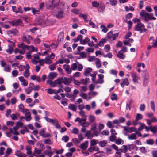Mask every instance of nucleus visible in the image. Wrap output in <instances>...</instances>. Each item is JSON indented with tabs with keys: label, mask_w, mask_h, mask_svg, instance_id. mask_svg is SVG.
Instances as JSON below:
<instances>
[{
	"label": "nucleus",
	"mask_w": 157,
	"mask_h": 157,
	"mask_svg": "<svg viewBox=\"0 0 157 157\" xmlns=\"http://www.w3.org/2000/svg\"><path fill=\"white\" fill-rule=\"evenodd\" d=\"M140 15L142 17H144L145 21L147 22L149 20H155L156 18L154 17L153 14H151L146 12L144 10H142L140 13Z\"/></svg>",
	"instance_id": "nucleus-1"
},
{
	"label": "nucleus",
	"mask_w": 157,
	"mask_h": 157,
	"mask_svg": "<svg viewBox=\"0 0 157 157\" xmlns=\"http://www.w3.org/2000/svg\"><path fill=\"white\" fill-rule=\"evenodd\" d=\"M134 30L139 32L140 33H142L147 31V29L145 28L144 25L141 23H137V25L135 26Z\"/></svg>",
	"instance_id": "nucleus-2"
},
{
	"label": "nucleus",
	"mask_w": 157,
	"mask_h": 157,
	"mask_svg": "<svg viewBox=\"0 0 157 157\" xmlns=\"http://www.w3.org/2000/svg\"><path fill=\"white\" fill-rule=\"evenodd\" d=\"M58 80L59 81L60 83L58 84L60 85L63 83L66 85H68L73 81L72 78H67L65 77H62L58 78Z\"/></svg>",
	"instance_id": "nucleus-3"
},
{
	"label": "nucleus",
	"mask_w": 157,
	"mask_h": 157,
	"mask_svg": "<svg viewBox=\"0 0 157 157\" xmlns=\"http://www.w3.org/2000/svg\"><path fill=\"white\" fill-rule=\"evenodd\" d=\"M44 119L48 122L52 124L55 126L56 128H60V125L58 124V121L57 120H53L47 117H45Z\"/></svg>",
	"instance_id": "nucleus-4"
},
{
	"label": "nucleus",
	"mask_w": 157,
	"mask_h": 157,
	"mask_svg": "<svg viewBox=\"0 0 157 157\" xmlns=\"http://www.w3.org/2000/svg\"><path fill=\"white\" fill-rule=\"evenodd\" d=\"M18 47L22 48L21 50L19 49V52L20 54L22 55L25 54V48L29 49V46L25 45L23 43L18 44Z\"/></svg>",
	"instance_id": "nucleus-5"
},
{
	"label": "nucleus",
	"mask_w": 157,
	"mask_h": 157,
	"mask_svg": "<svg viewBox=\"0 0 157 157\" xmlns=\"http://www.w3.org/2000/svg\"><path fill=\"white\" fill-rule=\"evenodd\" d=\"M133 147V144H128L127 145H123L121 148L119 149V151H121V152L125 153L127 151L128 149L130 150L131 147Z\"/></svg>",
	"instance_id": "nucleus-6"
},
{
	"label": "nucleus",
	"mask_w": 157,
	"mask_h": 157,
	"mask_svg": "<svg viewBox=\"0 0 157 157\" xmlns=\"http://www.w3.org/2000/svg\"><path fill=\"white\" fill-rule=\"evenodd\" d=\"M47 84H49L52 87H56L59 83H60L58 79L55 80L53 82L50 80H48L47 81Z\"/></svg>",
	"instance_id": "nucleus-7"
},
{
	"label": "nucleus",
	"mask_w": 157,
	"mask_h": 157,
	"mask_svg": "<svg viewBox=\"0 0 157 157\" xmlns=\"http://www.w3.org/2000/svg\"><path fill=\"white\" fill-rule=\"evenodd\" d=\"M122 127L124 128V130L127 132L131 133L132 132H136V128L134 127H128L126 126H122Z\"/></svg>",
	"instance_id": "nucleus-8"
},
{
	"label": "nucleus",
	"mask_w": 157,
	"mask_h": 157,
	"mask_svg": "<svg viewBox=\"0 0 157 157\" xmlns=\"http://www.w3.org/2000/svg\"><path fill=\"white\" fill-rule=\"evenodd\" d=\"M131 76L132 78V80L134 82H138V80L140 78L137 75L136 73H132L131 75Z\"/></svg>",
	"instance_id": "nucleus-9"
},
{
	"label": "nucleus",
	"mask_w": 157,
	"mask_h": 157,
	"mask_svg": "<svg viewBox=\"0 0 157 157\" xmlns=\"http://www.w3.org/2000/svg\"><path fill=\"white\" fill-rule=\"evenodd\" d=\"M129 84V82L127 78L122 79V82L121 83V86L122 87H124L125 85L128 86Z\"/></svg>",
	"instance_id": "nucleus-10"
},
{
	"label": "nucleus",
	"mask_w": 157,
	"mask_h": 157,
	"mask_svg": "<svg viewBox=\"0 0 157 157\" xmlns=\"http://www.w3.org/2000/svg\"><path fill=\"white\" fill-rule=\"evenodd\" d=\"M88 141H85L84 143H83L81 144L80 145V148L83 151L86 149L88 146Z\"/></svg>",
	"instance_id": "nucleus-11"
},
{
	"label": "nucleus",
	"mask_w": 157,
	"mask_h": 157,
	"mask_svg": "<svg viewBox=\"0 0 157 157\" xmlns=\"http://www.w3.org/2000/svg\"><path fill=\"white\" fill-rule=\"evenodd\" d=\"M63 68L67 74H70L72 72L71 69H70L69 65H64L63 66Z\"/></svg>",
	"instance_id": "nucleus-12"
},
{
	"label": "nucleus",
	"mask_w": 157,
	"mask_h": 157,
	"mask_svg": "<svg viewBox=\"0 0 157 157\" xmlns=\"http://www.w3.org/2000/svg\"><path fill=\"white\" fill-rule=\"evenodd\" d=\"M25 120L26 121H30L32 119L31 116V113L30 112L26 113L25 114Z\"/></svg>",
	"instance_id": "nucleus-13"
},
{
	"label": "nucleus",
	"mask_w": 157,
	"mask_h": 157,
	"mask_svg": "<svg viewBox=\"0 0 157 157\" xmlns=\"http://www.w3.org/2000/svg\"><path fill=\"white\" fill-rule=\"evenodd\" d=\"M64 33L62 32L59 33L58 38V41L59 42H62L63 40Z\"/></svg>",
	"instance_id": "nucleus-14"
},
{
	"label": "nucleus",
	"mask_w": 157,
	"mask_h": 157,
	"mask_svg": "<svg viewBox=\"0 0 157 157\" xmlns=\"http://www.w3.org/2000/svg\"><path fill=\"white\" fill-rule=\"evenodd\" d=\"M79 114L83 118V121H86L87 120V116L85 114V112L83 111H80L79 112Z\"/></svg>",
	"instance_id": "nucleus-15"
},
{
	"label": "nucleus",
	"mask_w": 157,
	"mask_h": 157,
	"mask_svg": "<svg viewBox=\"0 0 157 157\" xmlns=\"http://www.w3.org/2000/svg\"><path fill=\"white\" fill-rule=\"evenodd\" d=\"M105 7V6L103 3H101L99 5V7L98 8V10L100 12H103Z\"/></svg>",
	"instance_id": "nucleus-16"
},
{
	"label": "nucleus",
	"mask_w": 157,
	"mask_h": 157,
	"mask_svg": "<svg viewBox=\"0 0 157 157\" xmlns=\"http://www.w3.org/2000/svg\"><path fill=\"white\" fill-rule=\"evenodd\" d=\"M117 57L121 59H124L125 58V55L124 54L123 52H122L121 51H119L117 55Z\"/></svg>",
	"instance_id": "nucleus-17"
},
{
	"label": "nucleus",
	"mask_w": 157,
	"mask_h": 157,
	"mask_svg": "<svg viewBox=\"0 0 157 157\" xmlns=\"http://www.w3.org/2000/svg\"><path fill=\"white\" fill-rule=\"evenodd\" d=\"M41 151L40 150H37L36 148H35L33 155L36 157H39V155L41 154Z\"/></svg>",
	"instance_id": "nucleus-18"
},
{
	"label": "nucleus",
	"mask_w": 157,
	"mask_h": 157,
	"mask_svg": "<svg viewBox=\"0 0 157 157\" xmlns=\"http://www.w3.org/2000/svg\"><path fill=\"white\" fill-rule=\"evenodd\" d=\"M53 6V2L52 1H49L46 4V6L47 9H49Z\"/></svg>",
	"instance_id": "nucleus-19"
},
{
	"label": "nucleus",
	"mask_w": 157,
	"mask_h": 157,
	"mask_svg": "<svg viewBox=\"0 0 157 157\" xmlns=\"http://www.w3.org/2000/svg\"><path fill=\"white\" fill-rule=\"evenodd\" d=\"M95 59L97 60L95 63L97 68H100L101 67L102 65L100 59L98 58H96Z\"/></svg>",
	"instance_id": "nucleus-20"
},
{
	"label": "nucleus",
	"mask_w": 157,
	"mask_h": 157,
	"mask_svg": "<svg viewBox=\"0 0 157 157\" xmlns=\"http://www.w3.org/2000/svg\"><path fill=\"white\" fill-rule=\"evenodd\" d=\"M92 71V69L91 68L88 67L85 69L84 72V75L86 76H88L89 75V73Z\"/></svg>",
	"instance_id": "nucleus-21"
},
{
	"label": "nucleus",
	"mask_w": 157,
	"mask_h": 157,
	"mask_svg": "<svg viewBox=\"0 0 157 157\" xmlns=\"http://www.w3.org/2000/svg\"><path fill=\"white\" fill-rule=\"evenodd\" d=\"M22 39V41L23 42H25L28 44H30V40L28 39L27 37L25 35V34H23Z\"/></svg>",
	"instance_id": "nucleus-22"
},
{
	"label": "nucleus",
	"mask_w": 157,
	"mask_h": 157,
	"mask_svg": "<svg viewBox=\"0 0 157 157\" xmlns=\"http://www.w3.org/2000/svg\"><path fill=\"white\" fill-rule=\"evenodd\" d=\"M15 155L19 157H25L26 155L22 153L20 151H17L15 153Z\"/></svg>",
	"instance_id": "nucleus-23"
},
{
	"label": "nucleus",
	"mask_w": 157,
	"mask_h": 157,
	"mask_svg": "<svg viewBox=\"0 0 157 157\" xmlns=\"http://www.w3.org/2000/svg\"><path fill=\"white\" fill-rule=\"evenodd\" d=\"M57 74L55 72H50L48 78L49 79H53L56 76Z\"/></svg>",
	"instance_id": "nucleus-24"
},
{
	"label": "nucleus",
	"mask_w": 157,
	"mask_h": 157,
	"mask_svg": "<svg viewBox=\"0 0 157 157\" xmlns=\"http://www.w3.org/2000/svg\"><path fill=\"white\" fill-rule=\"evenodd\" d=\"M107 141L106 140L101 141L100 142H98V144L101 147H104L107 144Z\"/></svg>",
	"instance_id": "nucleus-25"
},
{
	"label": "nucleus",
	"mask_w": 157,
	"mask_h": 157,
	"mask_svg": "<svg viewBox=\"0 0 157 157\" xmlns=\"http://www.w3.org/2000/svg\"><path fill=\"white\" fill-rule=\"evenodd\" d=\"M90 41L89 38L87 37H86L84 40H82V41H81V44H85L86 43H88Z\"/></svg>",
	"instance_id": "nucleus-26"
},
{
	"label": "nucleus",
	"mask_w": 157,
	"mask_h": 157,
	"mask_svg": "<svg viewBox=\"0 0 157 157\" xmlns=\"http://www.w3.org/2000/svg\"><path fill=\"white\" fill-rule=\"evenodd\" d=\"M56 17L59 19H61L64 17L63 12V11H60L56 15Z\"/></svg>",
	"instance_id": "nucleus-27"
},
{
	"label": "nucleus",
	"mask_w": 157,
	"mask_h": 157,
	"mask_svg": "<svg viewBox=\"0 0 157 157\" xmlns=\"http://www.w3.org/2000/svg\"><path fill=\"white\" fill-rule=\"evenodd\" d=\"M85 136L87 137L88 139H91L93 137V135L91 133L90 131H88L86 133Z\"/></svg>",
	"instance_id": "nucleus-28"
},
{
	"label": "nucleus",
	"mask_w": 157,
	"mask_h": 157,
	"mask_svg": "<svg viewBox=\"0 0 157 157\" xmlns=\"http://www.w3.org/2000/svg\"><path fill=\"white\" fill-rule=\"evenodd\" d=\"M22 23V20L21 19H18L16 21H14L12 22V25H18L20 23Z\"/></svg>",
	"instance_id": "nucleus-29"
},
{
	"label": "nucleus",
	"mask_w": 157,
	"mask_h": 157,
	"mask_svg": "<svg viewBox=\"0 0 157 157\" xmlns=\"http://www.w3.org/2000/svg\"><path fill=\"white\" fill-rule=\"evenodd\" d=\"M128 137L129 140H136L137 139L135 133H132L130 135H128Z\"/></svg>",
	"instance_id": "nucleus-30"
},
{
	"label": "nucleus",
	"mask_w": 157,
	"mask_h": 157,
	"mask_svg": "<svg viewBox=\"0 0 157 157\" xmlns=\"http://www.w3.org/2000/svg\"><path fill=\"white\" fill-rule=\"evenodd\" d=\"M149 128L150 130L154 133H155L157 132V127L155 126H151Z\"/></svg>",
	"instance_id": "nucleus-31"
},
{
	"label": "nucleus",
	"mask_w": 157,
	"mask_h": 157,
	"mask_svg": "<svg viewBox=\"0 0 157 157\" xmlns=\"http://www.w3.org/2000/svg\"><path fill=\"white\" fill-rule=\"evenodd\" d=\"M9 48L6 50V52L9 53L10 54H11L12 53L13 51V48L12 47L11 45H9Z\"/></svg>",
	"instance_id": "nucleus-32"
},
{
	"label": "nucleus",
	"mask_w": 157,
	"mask_h": 157,
	"mask_svg": "<svg viewBox=\"0 0 157 157\" xmlns=\"http://www.w3.org/2000/svg\"><path fill=\"white\" fill-rule=\"evenodd\" d=\"M40 9L36 10L34 8H31V10L32 12L34 15L39 14L40 13Z\"/></svg>",
	"instance_id": "nucleus-33"
},
{
	"label": "nucleus",
	"mask_w": 157,
	"mask_h": 157,
	"mask_svg": "<svg viewBox=\"0 0 157 157\" xmlns=\"http://www.w3.org/2000/svg\"><path fill=\"white\" fill-rule=\"evenodd\" d=\"M65 2H60L59 3L58 2L56 4L54 5V7L57 6L58 5H59L60 8H63L64 6Z\"/></svg>",
	"instance_id": "nucleus-34"
},
{
	"label": "nucleus",
	"mask_w": 157,
	"mask_h": 157,
	"mask_svg": "<svg viewBox=\"0 0 157 157\" xmlns=\"http://www.w3.org/2000/svg\"><path fill=\"white\" fill-rule=\"evenodd\" d=\"M44 153L46 155H48L49 157H51L53 154V152L48 150L45 151Z\"/></svg>",
	"instance_id": "nucleus-35"
},
{
	"label": "nucleus",
	"mask_w": 157,
	"mask_h": 157,
	"mask_svg": "<svg viewBox=\"0 0 157 157\" xmlns=\"http://www.w3.org/2000/svg\"><path fill=\"white\" fill-rule=\"evenodd\" d=\"M92 5L93 7L98 8L99 6V3L96 1H94L92 2Z\"/></svg>",
	"instance_id": "nucleus-36"
},
{
	"label": "nucleus",
	"mask_w": 157,
	"mask_h": 157,
	"mask_svg": "<svg viewBox=\"0 0 157 157\" xmlns=\"http://www.w3.org/2000/svg\"><path fill=\"white\" fill-rule=\"evenodd\" d=\"M12 151V150L11 148H7L6 151L5 157H6L7 155H9L11 154Z\"/></svg>",
	"instance_id": "nucleus-37"
},
{
	"label": "nucleus",
	"mask_w": 157,
	"mask_h": 157,
	"mask_svg": "<svg viewBox=\"0 0 157 157\" xmlns=\"http://www.w3.org/2000/svg\"><path fill=\"white\" fill-rule=\"evenodd\" d=\"M98 140L95 139H92L91 140L90 144L91 146H94L97 143H98Z\"/></svg>",
	"instance_id": "nucleus-38"
},
{
	"label": "nucleus",
	"mask_w": 157,
	"mask_h": 157,
	"mask_svg": "<svg viewBox=\"0 0 157 157\" xmlns=\"http://www.w3.org/2000/svg\"><path fill=\"white\" fill-rule=\"evenodd\" d=\"M100 28L101 29H102V31L105 33H106L108 31L107 28L104 25H102L101 26Z\"/></svg>",
	"instance_id": "nucleus-39"
},
{
	"label": "nucleus",
	"mask_w": 157,
	"mask_h": 157,
	"mask_svg": "<svg viewBox=\"0 0 157 157\" xmlns=\"http://www.w3.org/2000/svg\"><path fill=\"white\" fill-rule=\"evenodd\" d=\"M95 119V117L93 115H90L89 117V121L90 122L92 123L93 122Z\"/></svg>",
	"instance_id": "nucleus-40"
},
{
	"label": "nucleus",
	"mask_w": 157,
	"mask_h": 157,
	"mask_svg": "<svg viewBox=\"0 0 157 157\" xmlns=\"http://www.w3.org/2000/svg\"><path fill=\"white\" fill-rule=\"evenodd\" d=\"M73 83L76 85H79L81 84V82L80 81L78 80L75 79V78H72Z\"/></svg>",
	"instance_id": "nucleus-41"
},
{
	"label": "nucleus",
	"mask_w": 157,
	"mask_h": 157,
	"mask_svg": "<svg viewBox=\"0 0 157 157\" xmlns=\"http://www.w3.org/2000/svg\"><path fill=\"white\" fill-rule=\"evenodd\" d=\"M79 91L77 89H75L73 91V94L72 95L73 98H75L77 97V94L79 93Z\"/></svg>",
	"instance_id": "nucleus-42"
},
{
	"label": "nucleus",
	"mask_w": 157,
	"mask_h": 157,
	"mask_svg": "<svg viewBox=\"0 0 157 157\" xmlns=\"http://www.w3.org/2000/svg\"><path fill=\"white\" fill-rule=\"evenodd\" d=\"M104 81L103 79H101L98 78V79L97 81H95L94 82L95 84H97L99 83L100 84H102L104 83Z\"/></svg>",
	"instance_id": "nucleus-43"
},
{
	"label": "nucleus",
	"mask_w": 157,
	"mask_h": 157,
	"mask_svg": "<svg viewBox=\"0 0 157 157\" xmlns=\"http://www.w3.org/2000/svg\"><path fill=\"white\" fill-rule=\"evenodd\" d=\"M18 107L20 110L21 112H24V105L22 104H20L18 106Z\"/></svg>",
	"instance_id": "nucleus-44"
},
{
	"label": "nucleus",
	"mask_w": 157,
	"mask_h": 157,
	"mask_svg": "<svg viewBox=\"0 0 157 157\" xmlns=\"http://www.w3.org/2000/svg\"><path fill=\"white\" fill-rule=\"evenodd\" d=\"M69 108L72 110L75 111H76V108L74 105L70 104L69 106Z\"/></svg>",
	"instance_id": "nucleus-45"
},
{
	"label": "nucleus",
	"mask_w": 157,
	"mask_h": 157,
	"mask_svg": "<svg viewBox=\"0 0 157 157\" xmlns=\"http://www.w3.org/2000/svg\"><path fill=\"white\" fill-rule=\"evenodd\" d=\"M77 68V65L76 63H73L71 65V69L73 70H75Z\"/></svg>",
	"instance_id": "nucleus-46"
},
{
	"label": "nucleus",
	"mask_w": 157,
	"mask_h": 157,
	"mask_svg": "<svg viewBox=\"0 0 157 157\" xmlns=\"http://www.w3.org/2000/svg\"><path fill=\"white\" fill-rule=\"evenodd\" d=\"M146 143L148 144L152 145L154 143V141L152 139H149L146 140Z\"/></svg>",
	"instance_id": "nucleus-47"
},
{
	"label": "nucleus",
	"mask_w": 157,
	"mask_h": 157,
	"mask_svg": "<svg viewBox=\"0 0 157 157\" xmlns=\"http://www.w3.org/2000/svg\"><path fill=\"white\" fill-rule=\"evenodd\" d=\"M32 90V88L31 87H29L25 89V91L28 94H29Z\"/></svg>",
	"instance_id": "nucleus-48"
},
{
	"label": "nucleus",
	"mask_w": 157,
	"mask_h": 157,
	"mask_svg": "<svg viewBox=\"0 0 157 157\" xmlns=\"http://www.w3.org/2000/svg\"><path fill=\"white\" fill-rule=\"evenodd\" d=\"M23 11L22 10L21 6H19L17 7V10H16L15 12L16 13H23Z\"/></svg>",
	"instance_id": "nucleus-49"
},
{
	"label": "nucleus",
	"mask_w": 157,
	"mask_h": 157,
	"mask_svg": "<svg viewBox=\"0 0 157 157\" xmlns=\"http://www.w3.org/2000/svg\"><path fill=\"white\" fill-rule=\"evenodd\" d=\"M143 118V116L142 114L138 113L136 115V120L138 121L139 120H141Z\"/></svg>",
	"instance_id": "nucleus-50"
},
{
	"label": "nucleus",
	"mask_w": 157,
	"mask_h": 157,
	"mask_svg": "<svg viewBox=\"0 0 157 157\" xmlns=\"http://www.w3.org/2000/svg\"><path fill=\"white\" fill-rule=\"evenodd\" d=\"M69 140V138L67 135L63 136L62 138V140L64 141L65 142H68Z\"/></svg>",
	"instance_id": "nucleus-51"
},
{
	"label": "nucleus",
	"mask_w": 157,
	"mask_h": 157,
	"mask_svg": "<svg viewBox=\"0 0 157 157\" xmlns=\"http://www.w3.org/2000/svg\"><path fill=\"white\" fill-rule=\"evenodd\" d=\"M71 133L75 134H77L79 133V131L77 128H74L72 129Z\"/></svg>",
	"instance_id": "nucleus-52"
},
{
	"label": "nucleus",
	"mask_w": 157,
	"mask_h": 157,
	"mask_svg": "<svg viewBox=\"0 0 157 157\" xmlns=\"http://www.w3.org/2000/svg\"><path fill=\"white\" fill-rule=\"evenodd\" d=\"M109 1L110 4L113 6H115L117 3V1L116 0H109Z\"/></svg>",
	"instance_id": "nucleus-53"
},
{
	"label": "nucleus",
	"mask_w": 157,
	"mask_h": 157,
	"mask_svg": "<svg viewBox=\"0 0 157 157\" xmlns=\"http://www.w3.org/2000/svg\"><path fill=\"white\" fill-rule=\"evenodd\" d=\"M151 109L154 111H155V106L154 101H151Z\"/></svg>",
	"instance_id": "nucleus-54"
},
{
	"label": "nucleus",
	"mask_w": 157,
	"mask_h": 157,
	"mask_svg": "<svg viewBox=\"0 0 157 157\" xmlns=\"http://www.w3.org/2000/svg\"><path fill=\"white\" fill-rule=\"evenodd\" d=\"M29 71H25L24 72V76L25 78H27L29 76L30 73Z\"/></svg>",
	"instance_id": "nucleus-55"
},
{
	"label": "nucleus",
	"mask_w": 157,
	"mask_h": 157,
	"mask_svg": "<svg viewBox=\"0 0 157 157\" xmlns=\"http://www.w3.org/2000/svg\"><path fill=\"white\" fill-rule=\"evenodd\" d=\"M145 106L144 104H141L140 107V110L141 111H143L145 110Z\"/></svg>",
	"instance_id": "nucleus-56"
},
{
	"label": "nucleus",
	"mask_w": 157,
	"mask_h": 157,
	"mask_svg": "<svg viewBox=\"0 0 157 157\" xmlns=\"http://www.w3.org/2000/svg\"><path fill=\"white\" fill-rule=\"evenodd\" d=\"M26 150L27 151V153L28 155H31L32 154V151H31V148L29 147H27L26 148Z\"/></svg>",
	"instance_id": "nucleus-57"
},
{
	"label": "nucleus",
	"mask_w": 157,
	"mask_h": 157,
	"mask_svg": "<svg viewBox=\"0 0 157 157\" xmlns=\"http://www.w3.org/2000/svg\"><path fill=\"white\" fill-rule=\"evenodd\" d=\"M49 68L50 69L51 71H53L56 68V66L55 65L53 64H51L49 65Z\"/></svg>",
	"instance_id": "nucleus-58"
},
{
	"label": "nucleus",
	"mask_w": 157,
	"mask_h": 157,
	"mask_svg": "<svg viewBox=\"0 0 157 157\" xmlns=\"http://www.w3.org/2000/svg\"><path fill=\"white\" fill-rule=\"evenodd\" d=\"M45 128L41 129L39 132L40 135L43 137L45 133Z\"/></svg>",
	"instance_id": "nucleus-59"
},
{
	"label": "nucleus",
	"mask_w": 157,
	"mask_h": 157,
	"mask_svg": "<svg viewBox=\"0 0 157 157\" xmlns=\"http://www.w3.org/2000/svg\"><path fill=\"white\" fill-rule=\"evenodd\" d=\"M56 152V153L57 154H62L64 151V149H61L59 150H56V149L54 150Z\"/></svg>",
	"instance_id": "nucleus-60"
},
{
	"label": "nucleus",
	"mask_w": 157,
	"mask_h": 157,
	"mask_svg": "<svg viewBox=\"0 0 157 157\" xmlns=\"http://www.w3.org/2000/svg\"><path fill=\"white\" fill-rule=\"evenodd\" d=\"M72 141L75 144H78L80 143L81 142L80 141L78 140L77 138H74L73 139H72Z\"/></svg>",
	"instance_id": "nucleus-61"
},
{
	"label": "nucleus",
	"mask_w": 157,
	"mask_h": 157,
	"mask_svg": "<svg viewBox=\"0 0 157 157\" xmlns=\"http://www.w3.org/2000/svg\"><path fill=\"white\" fill-rule=\"evenodd\" d=\"M21 17L25 20L26 22H28L29 21V18L26 15H22Z\"/></svg>",
	"instance_id": "nucleus-62"
},
{
	"label": "nucleus",
	"mask_w": 157,
	"mask_h": 157,
	"mask_svg": "<svg viewBox=\"0 0 157 157\" xmlns=\"http://www.w3.org/2000/svg\"><path fill=\"white\" fill-rule=\"evenodd\" d=\"M148 83V80L147 78H145L144 79L143 81V86H147Z\"/></svg>",
	"instance_id": "nucleus-63"
},
{
	"label": "nucleus",
	"mask_w": 157,
	"mask_h": 157,
	"mask_svg": "<svg viewBox=\"0 0 157 157\" xmlns=\"http://www.w3.org/2000/svg\"><path fill=\"white\" fill-rule=\"evenodd\" d=\"M110 47L109 45H106L104 47V49L105 51L106 52H108L110 50Z\"/></svg>",
	"instance_id": "nucleus-64"
}]
</instances>
